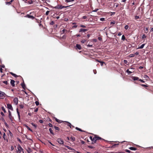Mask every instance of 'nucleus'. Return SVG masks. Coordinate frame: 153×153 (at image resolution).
I'll use <instances>...</instances> for the list:
<instances>
[{
    "label": "nucleus",
    "instance_id": "nucleus-25",
    "mask_svg": "<svg viewBox=\"0 0 153 153\" xmlns=\"http://www.w3.org/2000/svg\"><path fill=\"white\" fill-rule=\"evenodd\" d=\"M66 122L67 123H68V126H69L70 128H71V126H72V125L71 124V123L68 122Z\"/></svg>",
    "mask_w": 153,
    "mask_h": 153
},
{
    "label": "nucleus",
    "instance_id": "nucleus-29",
    "mask_svg": "<svg viewBox=\"0 0 153 153\" xmlns=\"http://www.w3.org/2000/svg\"><path fill=\"white\" fill-rule=\"evenodd\" d=\"M16 110H17V113L18 116L19 118V119H20L19 113V112L18 111V108H17L16 109Z\"/></svg>",
    "mask_w": 153,
    "mask_h": 153
},
{
    "label": "nucleus",
    "instance_id": "nucleus-31",
    "mask_svg": "<svg viewBox=\"0 0 153 153\" xmlns=\"http://www.w3.org/2000/svg\"><path fill=\"white\" fill-rule=\"evenodd\" d=\"M54 128L56 130H59V128L57 126H54Z\"/></svg>",
    "mask_w": 153,
    "mask_h": 153
},
{
    "label": "nucleus",
    "instance_id": "nucleus-50",
    "mask_svg": "<svg viewBox=\"0 0 153 153\" xmlns=\"http://www.w3.org/2000/svg\"><path fill=\"white\" fill-rule=\"evenodd\" d=\"M80 26V27H86V26H85L84 25H81Z\"/></svg>",
    "mask_w": 153,
    "mask_h": 153
},
{
    "label": "nucleus",
    "instance_id": "nucleus-1",
    "mask_svg": "<svg viewBox=\"0 0 153 153\" xmlns=\"http://www.w3.org/2000/svg\"><path fill=\"white\" fill-rule=\"evenodd\" d=\"M5 94L2 91H0V99H3L5 97Z\"/></svg>",
    "mask_w": 153,
    "mask_h": 153
},
{
    "label": "nucleus",
    "instance_id": "nucleus-41",
    "mask_svg": "<svg viewBox=\"0 0 153 153\" xmlns=\"http://www.w3.org/2000/svg\"><path fill=\"white\" fill-rule=\"evenodd\" d=\"M28 3L30 4H31L33 3V1L32 0L29 1H28Z\"/></svg>",
    "mask_w": 153,
    "mask_h": 153
},
{
    "label": "nucleus",
    "instance_id": "nucleus-63",
    "mask_svg": "<svg viewBox=\"0 0 153 153\" xmlns=\"http://www.w3.org/2000/svg\"><path fill=\"white\" fill-rule=\"evenodd\" d=\"M118 36H120L121 35V33L120 32L119 33H118Z\"/></svg>",
    "mask_w": 153,
    "mask_h": 153
},
{
    "label": "nucleus",
    "instance_id": "nucleus-9",
    "mask_svg": "<svg viewBox=\"0 0 153 153\" xmlns=\"http://www.w3.org/2000/svg\"><path fill=\"white\" fill-rule=\"evenodd\" d=\"M15 81L14 80H11L10 84L13 87L15 86Z\"/></svg>",
    "mask_w": 153,
    "mask_h": 153
},
{
    "label": "nucleus",
    "instance_id": "nucleus-61",
    "mask_svg": "<svg viewBox=\"0 0 153 153\" xmlns=\"http://www.w3.org/2000/svg\"><path fill=\"white\" fill-rule=\"evenodd\" d=\"M1 114L2 116H4V114L3 113V112H1Z\"/></svg>",
    "mask_w": 153,
    "mask_h": 153
},
{
    "label": "nucleus",
    "instance_id": "nucleus-13",
    "mask_svg": "<svg viewBox=\"0 0 153 153\" xmlns=\"http://www.w3.org/2000/svg\"><path fill=\"white\" fill-rule=\"evenodd\" d=\"M26 16L28 18H31L32 19H34L35 17H33V16L30 15H27Z\"/></svg>",
    "mask_w": 153,
    "mask_h": 153
},
{
    "label": "nucleus",
    "instance_id": "nucleus-35",
    "mask_svg": "<svg viewBox=\"0 0 153 153\" xmlns=\"http://www.w3.org/2000/svg\"><path fill=\"white\" fill-rule=\"evenodd\" d=\"M146 35L143 34L142 36V39H143L146 38Z\"/></svg>",
    "mask_w": 153,
    "mask_h": 153
},
{
    "label": "nucleus",
    "instance_id": "nucleus-3",
    "mask_svg": "<svg viewBox=\"0 0 153 153\" xmlns=\"http://www.w3.org/2000/svg\"><path fill=\"white\" fill-rule=\"evenodd\" d=\"M7 106L8 109L10 110H11L13 111V108L11 104H7Z\"/></svg>",
    "mask_w": 153,
    "mask_h": 153
},
{
    "label": "nucleus",
    "instance_id": "nucleus-48",
    "mask_svg": "<svg viewBox=\"0 0 153 153\" xmlns=\"http://www.w3.org/2000/svg\"><path fill=\"white\" fill-rule=\"evenodd\" d=\"M54 24V22L53 21H52L50 23V24L51 25H53Z\"/></svg>",
    "mask_w": 153,
    "mask_h": 153
},
{
    "label": "nucleus",
    "instance_id": "nucleus-12",
    "mask_svg": "<svg viewBox=\"0 0 153 153\" xmlns=\"http://www.w3.org/2000/svg\"><path fill=\"white\" fill-rule=\"evenodd\" d=\"M21 85H22V88H23V89H24L25 90V88L26 86H25V83L24 82H23L22 83Z\"/></svg>",
    "mask_w": 153,
    "mask_h": 153
},
{
    "label": "nucleus",
    "instance_id": "nucleus-47",
    "mask_svg": "<svg viewBox=\"0 0 153 153\" xmlns=\"http://www.w3.org/2000/svg\"><path fill=\"white\" fill-rule=\"evenodd\" d=\"M125 151L126 152H128V153H130L131 152V151L128 150V149H126L125 150Z\"/></svg>",
    "mask_w": 153,
    "mask_h": 153
},
{
    "label": "nucleus",
    "instance_id": "nucleus-64",
    "mask_svg": "<svg viewBox=\"0 0 153 153\" xmlns=\"http://www.w3.org/2000/svg\"><path fill=\"white\" fill-rule=\"evenodd\" d=\"M150 31H151V32L153 31V27L152 28H151Z\"/></svg>",
    "mask_w": 153,
    "mask_h": 153
},
{
    "label": "nucleus",
    "instance_id": "nucleus-30",
    "mask_svg": "<svg viewBox=\"0 0 153 153\" xmlns=\"http://www.w3.org/2000/svg\"><path fill=\"white\" fill-rule=\"evenodd\" d=\"M144 77L146 79H148L149 78V77H148V76L146 75H145L144 76Z\"/></svg>",
    "mask_w": 153,
    "mask_h": 153
},
{
    "label": "nucleus",
    "instance_id": "nucleus-14",
    "mask_svg": "<svg viewBox=\"0 0 153 153\" xmlns=\"http://www.w3.org/2000/svg\"><path fill=\"white\" fill-rule=\"evenodd\" d=\"M129 149L131 150H137V149L133 147H130L129 148Z\"/></svg>",
    "mask_w": 153,
    "mask_h": 153
},
{
    "label": "nucleus",
    "instance_id": "nucleus-22",
    "mask_svg": "<svg viewBox=\"0 0 153 153\" xmlns=\"http://www.w3.org/2000/svg\"><path fill=\"white\" fill-rule=\"evenodd\" d=\"M49 131L51 134H52L53 135L54 134L53 132V130L51 128H50L49 129Z\"/></svg>",
    "mask_w": 153,
    "mask_h": 153
},
{
    "label": "nucleus",
    "instance_id": "nucleus-24",
    "mask_svg": "<svg viewBox=\"0 0 153 153\" xmlns=\"http://www.w3.org/2000/svg\"><path fill=\"white\" fill-rule=\"evenodd\" d=\"M67 30L65 29H63L62 31V33H61V34H63L65 32H67Z\"/></svg>",
    "mask_w": 153,
    "mask_h": 153
},
{
    "label": "nucleus",
    "instance_id": "nucleus-55",
    "mask_svg": "<svg viewBox=\"0 0 153 153\" xmlns=\"http://www.w3.org/2000/svg\"><path fill=\"white\" fill-rule=\"evenodd\" d=\"M139 54V53L138 52H136L135 53V54H134V55H138V54Z\"/></svg>",
    "mask_w": 153,
    "mask_h": 153
},
{
    "label": "nucleus",
    "instance_id": "nucleus-17",
    "mask_svg": "<svg viewBox=\"0 0 153 153\" xmlns=\"http://www.w3.org/2000/svg\"><path fill=\"white\" fill-rule=\"evenodd\" d=\"M70 140L71 141H74L75 140V138L74 137H71V138H70Z\"/></svg>",
    "mask_w": 153,
    "mask_h": 153
},
{
    "label": "nucleus",
    "instance_id": "nucleus-23",
    "mask_svg": "<svg viewBox=\"0 0 153 153\" xmlns=\"http://www.w3.org/2000/svg\"><path fill=\"white\" fill-rule=\"evenodd\" d=\"M66 147L68 148V149H70L71 150H74V149L71 148V147H70L69 146H66Z\"/></svg>",
    "mask_w": 153,
    "mask_h": 153
},
{
    "label": "nucleus",
    "instance_id": "nucleus-21",
    "mask_svg": "<svg viewBox=\"0 0 153 153\" xmlns=\"http://www.w3.org/2000/svg\"><path fill=\"white\" fill-rule=\"evenodd\" d=\"M25 126L28 129V130L30 131H32V130L30 129V128L26 125H25Z\"/></svg>",
    "mask_w": 153,
    "mask_h": 153
},
{
    "label": "nucleus",
    "instance_id": "nucleus-43",
    "mask_svg": "<svg viewBox=\"0 0 153 153\" xmlns=\"http://www.w3.org/2000/svg\"><path fill=\"white\" fill-rule=\"evenodd\" d=\"M128 28V25H126L125 27V29L127 30V29Z\"/></svg>",
    "mask_w": 153,
    "mask_h": 153
},
{
    "label": "nucleus",
    "instance_id": "nucleus-28",
    "mask_svg": "<svg viewBox=\"0 0 153 153\" xmlns=\"http://www.w3.org/2000/svg\"><path fill=\"white\" fill-rule=\"evenodd\" d=\"M1 109L4 111V113H6V110H5V109L4 108V107H1Z\"/></svg>",
    "mask_w": 153,
    "mask_h": 153
},
{
    "label": "nucleus",
    "instance_id": "nucleus-37",
    "mask_svg": "<svg viewBox=\"0 0 153 153\" xmlns=\"http://www.w3.org/2000/svg\"><path fill=\"white\" fill-rule=\"evenodd\" d=\"M140 18V17L139 16H135V19H139Z\"/></svg>",
    "mask_w": 153,
    "mask_h": 153
},
{
    "label": "nucleus",
    "instance_id": "nucleus-49",
    "mask_svg": "<svg viewBox=\"0 0 153 153\" xmlns=\"http://www.w3.org/2000/svg\"><path fill=\"white\" fill-rule=\"evenodd\" d=\"M96 137H97V140H99V139H102L101 138L97 136Z\"/></svg>",
    "mask_w": 153,
    "mask_h": 153
},
{
    "label": "nucleus",
    "instance_id": "nucleus-32",
    "mask_svg": "<svg viewBox=\"0 0 153 153\" xmlns=\"http://www.w3.org/2000/svg\"><path fill=\"white\" fill-rule=\"evenodd\" d=\"M134 54H130L129 55V57H132L134 56Z\"/></svg>",
    "mask_w": 153,
    "mask_h": 153
},
{
    "label": "nucleus",
    "instance_id": "nucleus-16",
    "mask_svg": "<svg viewBox=\"0 0 153 153\" xmlns=\"http://www.w3.org/2000/svg\"><path fill=\"white\" fill-rule=\"evenodd\" d=\"M87 30L85 29H83V28H81L80 29V32H85Z\"/></svg>",
    "mask_w": 153,
    "mask_h": 153
},
{
    "label": "nucleus",
    "instance_id": "nucleus-45",
    "mask_svg": "<svg viewBox=\"0 0 153 153\" xmlns=\"http://www.w3.org/2000/svg\"><path fill=\"white\" fill-rule=\"evenodd\" d=\"M66 36L64 35L62 37V38L63 39H65L66 38Z\"/></svg>",
    "mask_w": 153,
    "mask_h": 153
},
{
    "label": "nucleus",
    "instance_id": "nucleus-59",
    "mask_svg": "<svg viewBox=\"0 0 153 153\" xmlns=\"http://www.w3.org/2000/svg\"><path fill=\"white\" fill-rule=\"evenodd\" d=\"M77 27V25H74L72 27L73 28H76Z\"/></svg>",
    "mask_w": 153,
    "mask_h": 153
},
{
    "label": "nucleus",
    "instance_id": "nucleus-36",
    "mask_svg": "<svg viewBox=\"0 0 153 153\" xmlns=\"http://www.w3.org/2000/svg\"><path fill=\"white\" fill-rule=\"evenodd\" d=\"M98 10V9H96L94 10H93L91 12H97Z\"/></svg>",
    "mask_w": 153,
    "mask_h": 153
},
{
    "label": "nucleus",
    "instance_id": "nucleus-7",
    "mask_svg": "<svg viewBox=\"0 0 153 153\" xmlns=\"http://www.w3.org/2000/svg\"><path fill=\"white\" fill-rule=\"evenodd\" d=\"M8 113H9V119H10V120H11L12 121V120H13V117L11 114V112L9 110Z\"/></svg>",
    "mask_w": 153,
    "mask_h": 153
},
{
    "label": "nucleus",
    "instance_id": "nucleus-42",
    "mask_svg": "<svg viewBox=\"0 0 153 153\" xmlns=\"http://www.w3.org/2000/svg\"><path fill=\"white\" fill-rule=\"evenodd\" d=\"M50 12V11H47L46 12V13H45V14L46 15H48L49 14V13Z\"/></svg>",
    "mask_w": 153,
    "mask_h": 153
},
{
    "label": "nucleus",
    "instance_id": "nucleus-18",
    "mask_svg": "<svg viewBox=\"0 0 153 153\" xmlns=\"http://www.w3.org/2000/svg\"><path fill=\"white\" fill-rule=\"evenodd\" d=\"M96 61L98 62H100L101 63V65L102 66L103 65V64L105 63L104 62H101V61H99L98 60H97Z\"/></svg>",
    "mask_w": 153,
    "mask_h": 153
},
{
    "label": "nucleus",
    "instance_id": "nucleus-19",
    "mask_svg": "<svg viewBox=\"0 0 153 153\" xmlns=\"http://www.w3.org/2000/svg\"><path fill=\"white\" fill-rule=\"evenodd\" d=\"M75 128H76V130H79V131H82V132H84V131H83L80 128H78L77 127H76Z\"/></svg>",
    "mask_w": 153,
    "mask_h": 153
},
{
    "label": "nucleus",
    "instance_id": "nucleus-53",
    "mask_svg": "<svg viewBox=\"0 0 153 153\" xmlns=\"http://www.w3.org/2000/svg\"><path fill=\"white\" fill-rule=\"evenodd\" d=\"M87 46H88V47H91L92 46V45H91L88 44L87 45Z\"/></svg>",
    "mask_w": 153,
    "mask_h": 153
},
{
    "label": "nucleus",
    "instance_id": "nucleus-20",
    "mask_svg": "<svg viewBox=\"0 0 153 153\" xmlns=\"http://www.w3.org/2000/svg\"><path fill=\"white\" fill-rule=\"evenodd\" d=\"M12 76H14V77H17V76H18L16 75L15 74H14L12 72H10V73Z\"/></svg>",
    "mask_w": 153,
    "mask_h": 153
},
{
    "label": "nucleus",
    "instance_id": "nucleus-33",
    "mask_svg": "<svg viewBox=\"0 0 153 153\" xmlns=\"http://www.w3.org/2000/svg\"><path fill=\"white\" fill-rule=\"evenodd\" d=\"M31 124H32V126H34L35 128H36V125H35V124H34V123H31Z\"/></svg>",
    "mask_w": 153,
    "mask_h": 153
},
{
    "label": "nucleus",
    "instance_id": "nucleus-56",
    "mask_svg": "<svg viewBox=\"0 0 153 153\" xmlns=\"http://www.w3.org/2000/svg\"><path fill=\"white\" fill-rule=\"evenodd\" d=\"M87 18V17L86 16H84L82 17V18L83 19H85Z\"/></svg>",
    "mask_w": 153,
    "mask_h": 153
},
{
    "label": "nucleus",
    "instance_id": "nucleus-40",
    "mask_svg": "<svg viewBox=\"0 0 153 153\" xmlns=\"http://www.w3.org/2000/svg\"><path fill=\"white\" fill-rule=\"evenodd\" d=\"M100 20L102 21H104L105 20V18H101L100 19Z\"/></svg>",
    "mask_w": 153,
    "mask_h": 153
},
{
    "label": "nucleus",
    "instance_id": "nucleus-57",
    "mask_svg": "<svg viewBox=\"0 0 153 153\" xmlns=\"http://www.w3.org/2000/svg\"><path fill=\"white\" fill-rule=\"evenodd\" d=\"M124 62L126 64L127 62V61L126 60H124Z\"/></svg>",
    "mask_w": 153,
    "mask_h": 153
},
{
    "label": "nucleus",
    "instance_id": "nucleus-6",
    "mask_svg": "<svg viewBox=\"0 0 153 153\" xmlns=\"http://www.w3.org/2000/svg\"><path fill=\"white\" fill-rule=\"evenodd\" d=\"M90 138L91 139L92 141L93 142H94L95 143H96V141L97 140V138L96 137H95L92 138V137H90Z\"/></svg>",
    "mask_w": 153,
    "mask_h": 153
},
{
    "label": "nucleus",
    "instance_id": "nucleus-54",
    "mask_svg": "<svg viewBox=\"0 0 153 153\" xmlns=\"http://www.w3.org/2000/svg\"><path fill=\"white\" fill-rule=\"evenodd\" d=\"M141 85L143 86H144V87H147V86L146 85H144V84H141Z\"/></svg>",
    "mask_w": 153,
    "mask_h": 153
},
{
    "label": "nucleus",
    "instance_id": "nucleus-51",
    "mask_svg": "<svg viewBox=\"0 0 153 153\" xmlns=\"http://www.w3.org/2000/svg\"><path fill=\"white\" fill-rule=\"evenodd\" d=\"M139 81H141V82H144V81L142 79H139L138 80Z\"/></svg>",
    "mask_w": 153,
    "mask_h": 153
},
{
    "label": "nucleus",
    "instance_id": "nucleus-10",
    "mask_svg": "<svg viewBox=\"0 0 153 153\" xmlns=\"http://www.w3.org/2000/svg\"><path fill=\"white\" fill-rule=\"evenodd\" d=\"M76 48L79 50H81V47L80 45L76 44Z\"/></svg>",
    "mask_w": 153,
    "mask_h": 153
},
{
    "label": "nucleus",
    "instance_id": "nucleus-8",
    "mask_svg": "<svg viewBox=\"0 0 153 153\" xmlns=\"http://www.w3.org/2000/svg\"><path fill=\"white\" fill-rule=\"evenodd\" d=\"M62 5H57L56 6L54 7V8L56 9H62Z\"/></svg>",
    "mask_w": 153,
    "mask_h": 153
},
{
    "label": "nucleus",
    "instance_id": "nucleus-4",
    "mask_svg": "<svg viewBox=\"0 0 153 153\" xmlns=\"http://www.w3.org/2000/svg\"><path fill=\"white\" fill-rule=\"evenodd\" d=\"M13 102L16 105H17L18 103V98L17 97L13 99Z\"/></svg>",
    "mask_w": 153,
    "mask_h": 153
},
{
    "label": "nucleus",
    "instance_id": "nucleus-60",
    "mask_svg": "<svg viewBox=\"0 0 153 153\" xmlns=\"http://www.w3.org/2000/svg\"><path fill=\"white\" fill-rule=\"evenodd\" d=\"M20 106L21 108H23L24 106L22 105H20Z\"/></svg>",
    "mask_w": 153,
    "mask_h": 153
},
{
    "label": "nucleus",
    "instance_id": "nucleus-5",
    "mask_svg": "<svg viewBox=\"0 0 153 153\" xmlns=\"http://www.w3.org/2000/svg\"><path fill=\"white\" fill-rule=\"evenodd\" d=\"M17 149L18 150V152L19 153H20L23 150V149L22 148L20 145L18 146L17 147Z\"/></svg>",
    "mask_w": 153,
    "mask_h": 153
},
{
    "label": "nucleus",
    "instance_id": "nucleus-34",
    "mask_svg": "<svg viewBox=\"0 0 153 153\" xmlns=\"http://www.w3.org/2000/svg\"><path fill=\"white\" fill-rule=\"evenodd\" d=\"M86 41V40L85 39H83L82 41H81V42L82 43H84Z\"/></svg>",
    "mask_w": 153,
    "mask_h": 153
},
{
    "label": "nucleus",
    "instance_id": "nucleus-2",
    "mask_svg": "<svg viewBox=\"0 0 153 153\" xmlns=\"http://www.w3.org/2000/svg\"><path fill=\"white\" fill-rule=\"evenodd\" d=\"M57 141L60 144H63L64 143L63 141L61 138H59L57 139Z\"/></svg>",
    "mask_w": 153,
    "mask_h": 153
},
{
    "label": "nucleus",
    "instance_id": "nucleus-58",
    "mask_svg": "<svg viewBox=\"0 0 153 153\" xmlns=\"http://www.w3.org/2000/svg\"><path fill=\"white\" fill-rule=\"evenodd\" d=\"M55 120L57 122H59V120H58V119H57L56 118H55Z\"/></svg>",
    "mask_w": 153,
    "mask_h": 153
},
{
    "label": "nucleus",
    "instance_id": "nucleus-62",
    "mask_svg": "<svg viewBox=\"0 0 153 153\" xmlns=\"http://www.w3.org/2000/svg\"><path fill=\"white\" fill-rule=\"evenodd\" d=\"M18 140L20 142V143H22V141H21V140L19 139L18 138Z\"/></svg>",
    "mask_w": 153,
    "mask_h": 153
},
{
    "label": "nucleus",
    "instance_id": "nucleus-39",
    "mask_svg": "<svg viewBox=\"0 0 153 153\" xmlns=\"http://www.w3.org/2000/svg\"><path fill=\"white\" fill-rule=\"evenodd\" d=\"M122 39L123 40H124L125 39V37L124 35H123L122 37Z\"/></svg>",
    "mask_w": 153,
    "mask_h": 153
},
{
    "label": "nucleus",
    "instance_id": "nucleus-52",
    "mask_svg": "<svg viewBox=\"0 0 153 153\" xmlns=\"http://www.w3.org/2000/svg\"><path fill=\"white\" fill-rule=\"evenodd\" d=\"M49 126L50 127H52L53 126L50 123H49L48 124Z\"/></svg>",
    "mask_w": 153,
    "mask_h": 153
},
{
    "label": "nucleus",
    "instance_id": "nucleus-44",
    "mask_svg": "<svg viewBox=\"0 0 153 153\" xmlns=\"http://www.w3.org/2000/svg\"><path fill=\"white\" fill-rule=\"evenodd\" d=\"M35 103V104H36V105H39V102L38 101H36Z\"/></svg>",
    "mask_w": 153,
    "mask_h": 153
},
{
    "label": "nucleus",
    "instance_id": "nucleus-27",
    "mask_svg": "<svg viewBox=\"0 0 153 153\" xmlns=\"http://www.w3.org/2000/svg\"><path fill=\"white\" fill-rule=\"evenodd\" d=\"M74 0H65V2H69L74 1Z\"/></svg>",
    "mask_w": 153,
    "mask_h": 153
},
{
    "label": "nucleus",
    "instance_id": "nucleus-15",
    "mask_svg": "<svg viewBox=\"0 0 153 153\" xmlns=\"http://www.w3.org/2000/svg\"><path fill=\"white\" fill-rule=\"evenodd\" d=\"M145 45V44H143L139 47L138 48H139V49H142V48H143L144 47V46Z\"/></svg>",
    "mask_w": 153,
    "mask_h": 153
},
{
    "label": "nucleus",
    "instance_id": "nucleus-38",
    "mask_svg": "<svg viewBox=\"0 0 153 153\" xmlns=\"http://www.w3.org/2000/svg\"><path fill=\"white\" fill-rule=\"evenodd\" d=\"M3 82L6 85H7V84H8L7 82V81H3Z\"/></svg>",
    "mask_w": 153,
    "mask_h": 153
},
{
    "label": "nucleus",
    "instance_id": "nucleus-11",
    "mask_svg": "<svg viewBox=\"0 0 153 153\" xmlns=\"http://www.w3.org/2000/svg\"><path fill=\"white\" fill-rule=\"evenodd\" d=\"M132 79H133L134 80H139V78L137 76H132Z\"/></svg>",
    "mask_w": 153,
    "mask_h": 153
},
{
    "label": "nucleus",
    "instance_id": "nucleus-26",
    "mask_svg": "<svg viewBox=\"0 0 153 153\" xmlns=\"http://www.w3.org/2000/svg\"><path fill=\"white\" fill-rule=\"evenodd\" d=\"M126 72L128 73V74H130L132 73L131 71H129L128 69H127L126 71Z\"/></svg>",
    "mask_w": 153,
    "mask_h": 153
},
{
    "label": "nucleus",
    "instance_id": "nucleus-46",
    "mask_svg": "<svg viewBox=\"0 0 153 153\" xmlns=\"http://www.w3.org/2000/svg\"><path fill=\"white\" fill-rule=\"evenodd\" d=\"M39 122L40 123H43V121L41 120H39Z\"/></svg>",
    "mask_w": 153,
    "mask_h": 153
}]
</instances>
